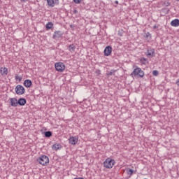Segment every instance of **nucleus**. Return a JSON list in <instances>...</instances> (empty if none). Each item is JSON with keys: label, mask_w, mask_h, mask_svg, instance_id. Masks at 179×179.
Listing matches in <instances>:
<instances>
[{"label": "nucleus", "mask_w": 179, "mask_h": 179, "mask_svg": "<svg viewBox=\"0 0 179 179\" xmlns=\"http://www.w3.org/2000/svg\"><path fill=\"white\" fill-rule=\"evenodd\" d=\"M164 5H165L166 6H170V5H171V3H170V2H169V1H167V2H165V3H164Z\"/></svg>", "instance_id": "obj_26"}, {"label": "nucleus", "mask_w": 179, "mask_h": 179, "mask_svg": "<svg viewBox=\"0 0 179 179\" xmlns=\"http://www.w3.org/2000/svg\"><path fill=\"white\" fill-rule=\"evenodd\" d=\"M113 52V48L111 46H106L104 49L103 53L105 57H108Z\"/></svg>", "instance_id": "obj_7"}, {"label": "nucleus", "mask_w": 179, "mask_h": 179, "mask_svg": "<svg viewBox=\"0 0 179 179\" xmlns=\"http://www.w3.org/2000/svg\"><path fill=\"white\" fill-rule=\"evenodd\" d=\"M115 3H116V5H118V1H115Z\"/></svg>", "instance_id": "obj_30"}, {"label": "nucleus", "mask_w": 179, "mask_h": 179, "mask_svg": "<svg viewBox=\"0 0 179 179\" xmlns=\"http://www.w3.org/2000/svg\"><path fill=\"white\" fill-rule=\"evenodd\" d=\"M26 1H28V0H21V2H26Z\"/></svg>", "instance_id": "obj_31"}, {"label": "nucleus", "mask_w": 179, "mask_h": 179, "mask_svg": "<svg viewBox=\"0 0 179 179\" xmlns=\"http://www.w3.org/2000/svg\"><path fill=\"white\" fill-rule=\"evenodd\" d=\"M54 26V24H52V22H49L46 24L45 27H46V30H50V29H52Z\"/></svg>", "instance_id": "obj_17"}, {"label": "nucleus", "mask_w": 179, "mask_h": 179, "mask_svg": "<svg viewBox=\"0 0 179 179\" xmlns=\"http://www.w3.org/2000/svg\"><path fill=\"white\" fill-rule=\"evenodd\" d=\"M48 6H51V8H54L55 6V1L54 0H47Z\"/></svg>", "instance_id": "obj_16"}, {"label": "nucleus", "mask_w": 179, "mask_h": 179, "mask_svg": "<svg viewBox=\"0 0 179 179\" xmlns=\"http://www.w3.org/2000/svg\"><path fill=\"white\" fill-rule=\"evenodd\" d=\"M38 163L41 164L42 166H47L50 163V159L47 155H41L37 159Z\"/></svg>", "instance_id": "obj_1"}, {"label": "nucleus", "mask_w": 179, "mask_h": 179, "mask_svg": "<svg viewBox=\"0 0 179 179\" xmlns=\"http://www.w3.org/2000/svg\"><path fill=\"white\" fill-rule=\"evenodd\" d=\"M55 68L57 72H64L65 71V64L62 62H57L55 63Z\"/></svg>", "instance_id": "obj_4"}, {"label": "nucleus", "mask_w": 179, "mask_h": 179, "mask_svg": "<svg viewBox=\"0 0 179 179\" xmlns=\"http://www.w3.org/2000/svg\"><path fill=\"white\" fill-rule=\"evenodd\" d=\"M152 75H153L154 76H157L159 75V71H158L157 70H154V71H152Z\"/></svg>", "instance_id": "obj_22"}, {"label": "nucleus", "mask_w": 179, "mask_h": 179, "mask_svg": "<svg viewBox=\"0 0 179 179\" xmlns=\"http://www.w3.org/2000/svg\"><path fill=\"white\" fill-rule=\"evenodd\" d=\"M176 85H177V86L179 87V79H178V80H176Z\"/></svg>", "instance_id": "obj_27"}, {"label": "nucleus", "mask_w": 179, "mask_h": 179, "mask_svg": "<svg viewBox=\"0 0 179 179\" xmlns=\"http://www.w3.org/2000/svg\"><path fill=\"white\" fill-rule=\"evenodd\" d=\"M64 36V33L61 31H55L52 36L53 40H57V38H61Z\"/></svg>", "instance_id": "obj_6"}, {"label": "nucleus", "mask_w": 179, "mask_h": 179, "mask_svg": "<svg viewBox=\"0 0 179 179\" xmlns=\"http://www.w3.org/2000/svg\"><path fill=\"white\" fill-rule=\"evenodd\" d=\"M10 101L12 107H17V99L10 98Z\"/></svg>", "instance_id": "obj_9"}, {"label": "nucleus", "mask_w": 179, "mask_h": 179, "mask_svg": "<svg viewBox=\"0 0 179 179\" xmlns=\"http://www.w3.org/2000/svg\"><path fill=\"white\" fill-rule=\"evenodd\" d=\"M147 57H155V49H148Z\"/></svg>", "instance_id": "obj_15"}, {"label": "nucleus", "mask_w": 179, "mask_h": 179, "mask_svg": "<svg viewBox=\"0 0 179 179\" xmlns=\"http://www.w3.org/2000/svg\"><path fill=\"white\" fill-rule=\"evenodd\" d=\"M15 93L16 94H18L19 96H22V94H24V92L26 90H24V87L22 85H18L15 87Z\"/></svg>", "instance_id": "obj_5"}, {"label": "nucleus", "mask_w": 179, "mask_h": 179, "mask_svg": "<svg viewBox=\"0 0 179 179\" xmlns=\"http://www.w3.org/2000/svg\"><path fill=\"white\" fill-rule=\"evenodd\" d=\"M118 35H119V36H122V34L121 33V31H119V32H118Z\"/></svg>", "instance_id": "obj_28"}, {"label": "nucleus", "mask_w": 179, "mask_h": 179, "mask_svg": "<svg viewBox=\"0 0 179 179\" xmlns=\"http://www.w3.org/2000/svg\"><path fill=\"white\" fill-rule=\"evenodd\" d=\"M117 71L115 70H111L110 71H108L107 76H113L114 75V73L116 72Z\"/></svg>", "instance_id": "obj_21"}, {"label": "nucleus", "mask_w": 179, "mask_h": 179, "mask_svg": "<svg viewBox=\"0 0 179 179\" xmlns=\"http://www.w3.org/2000/svg\"><path fill=\"white\" fill-rule=\"evenodd\" d=\"M141 64H143V65H146V61H148V59L145 58V57H141L140 59Z\"/></svg>", "instance_id": "obj_20"}, {"label": "nucleus", "mask_w": 179, "mask_h": 179, "mask_svg": "<svg viewBox=\"0 0 179 179\" xmlns=\"http://www.w3.org/2000/svg\"><path fill=\"white\" fill-rule=\"evenodd\" d=\"M69 50L72 52V51H75V50H76V46L73 44H71L69 45Z\"/></svg>", "instance_id": "obj_19"}, {"label": "nucleus", "mask_w": 179, "mask_h": 179, "mask_svg": "<svg viewBox=\"0 0 179 179\" xmlns=\"http://www.w3.org/2000/svg\"><path fill=\"white\" fill-rule=\"evenodd\" d=\"M78 13V10H75L74 13Z\"/></svg>", "instance_id": "obj_32"}, {"label": "nucleus", "mask_w": 179, "mask_h": 179, "mask_svg": "<svg viewBox=\"0 0 179 179\" xmlns=\"http://www.w3.org/2000/svg\"><path fill=\"white\" fill-rule=\"evenodd\" d=\"M127 174H129V176H132V174H134V170L129 169L127 172Z\"/></svg>", "instance_id": "obj_24"}, {"label": "nucleus", "mask_w": 179, "mask_h": 179, "mask_svg": "<svg viewBox=\"0 0 179 179\" xmlns=\"http://www.w3.org/2000/svg\"><path fill=\"white\" fill-rule=\"evenodd\" d=\"M73 2L75 3H80L82 2V0H73Z\"/></svg>", "instance_id": "obj_25"}, {"label": "nucleus", "mask_w": 179, "mask_h": 179, "mask_svg": "<svg viewBox=\"0 0 179 179\" xmlns=\"http://www.w3.org/2000/svg\"><path fill=\"white\" fill-rule=\"evenodd\" d=\"M19 80V82H21L22 81V77H19V75L18 74H16L15 75V80Z\"/></svg>", "instance_id": "obj_23"}, {"label": "nucleus", "mask_w": 179, "mask_h": 179, "mask_svg": "<svg viewBox=\"0 0 179 179\" xmlns=\"http://www.w3.org/2000/svg\"><path fill=\"white\" fill-rule=\"evenodd\" d=\"M26 103H27V101L24 98H20L17 101L18 106H24Z\"/></svg>", "instance_id": "obj_13"}, {"label": "nucleus", "mask_w": 179, "mask_h": 179, "mask_svg": "<svg viewBox=\"0 0 179 179\" xmlns=\"http://www.w3.org/2000/svg\"><path fill=\"white\" fill-rule=\"evenodd\" d=\"M69 142L71 145H76L78 143V138L76 136H71L69 138Z\"/></svg>", "instance_id": "obj_8"}, {"label": "nucleus", "mask_w": 179, "mask_h": 179, "mask_svg": "<svg viewBox=\"0 0 179 179\" xmlns=\"http://www.w3.org/2000/svg\"><path fill=\"white\" fill-rule=\"evenodd\" d=\"M178 1H179V0H178Z\"/></svg>", "instance_id": "obj_33"}, {"label": "nucleus", "mask_w": 179, "mask_h": 179, "mask_svg": "<svg viewBox=\"0 0 179 179\" xmlns=\"http://www.w3.org/2000/svg\"><path fill=\"white\" fill-rule=\"evenodd\" d=\"M0 73L2 76H6V75H8V68L1 67L0 69Z\"/></svg>", "instance_id": "obj_11"}, {"label": "nucleus", "mask_w": 179, "mask_h": 179, "mask_svg": "<svg viewBox=\"0 0 179 179\" xmlns=\"http://www.w3.org/2000/svg\"><path fill=\"white\" fill-rule=\"evenodd\" d=\"M171 25L173 27H178L179 26V20L175 19L171 22Z\"/></svg>", "instance_id": "obj_14"}, {"label": "nucleus", "mask_w": 179, "mask_h": 179, "mask_svg": "<svg viewBox=\"0 0 179 179\" xmlns=\"http://www.w3.org/2000/svg\"><path fill=\"white\" fill-rule=\"evenodd\" d=\"M114 164H115V161L111 158H107L103 162V166L106 169H113Z\"/></svg>", "instance_id": "obj_2"}, {"label": "nucleus", "mask_w": 179, "mask_h": 179, "mask_svg": "<svg viewBox=\"0 0 179 179\" xmlns=\"http://www.w3.org/2000/svg\"><path fill=\"white\" fill-rule=\"evenodd\" d=\"M23 85H24V86H25V87L29 88V87H31L33 83L31 81V80L27 79L24 81Z\"/></svg>", "instance_id": "obj_12"}, {"label": "nucleus", "mask_w": 179, "mask_h": 179, "mask_svg": "<svg viewBox=\"0 0 179 179\" xmlns=\"http://www.w3.org/2000/svg\"><path fill=\"white\" fill-rule=\"evenodd\" d=\"M52 150H55L57 152V150H59V149H62V145L60 143H55L52 146Z\"/></svg>", "instance_id": "obj_10"}, {"label": "nucleus", "mask_w": 179, "mask_h": 179, "mask_svg": "<svg viewBox=\"0 0 179 179\" xmlns=\"http://www.w3.org/2000/svg\"><path fill=\"white\" fill-rule=\"evenodd\" d=\"M58 1H59V0H54L55 3H58Z\"/></svg>", "instance_id": "obj_29"}, {"label": "nucleus", "mask_w": 179, "mask_h": 179, "mask_svg": "<svg viewBox=\"0 0 179 179\" xmlns=\"http://www.w3.org/2000/svg\"><path fill=\"white\" fill-rule=\"evenodd\" d=\"M139 76L140 78H143L145 76V72L142 71L141 68L136 67L133 72L131 73V76Z\"/></svg>", "instance_id": "obj_3"}, {"label": "nucleus", "mask_w": 179, "mask_h": 179, "mask_svg": "<svg viewBox=\"0 0 179 179\" xmlns=\"http://www.w3.org/2000/svg\"><path fill=\"white\" fill-rule=\"evenodd\" d=\"M44 135L45 138H51V136H52V132L50 131H45Z\"/></svg>", "instance_id": "obj_18"}]
</instances>
